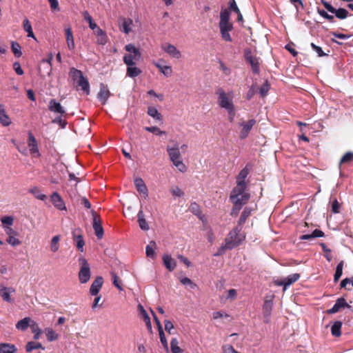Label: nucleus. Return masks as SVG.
Here are the masks:
<instances>
[{
	"label": "nucleus",
	"instance_id": "nucleus-13",
	"mask_svg": "<svg viewBox=\"0 0 353 353\" xmlns=\"http://www.w3.org/2000/svg\"><path fill=\"white\" fill-rule=\"evenodd\" d=\"M273 307V301L272 299H266L264 301L263 305V314L264 317V322L268 323L270 321V316Z\"/></svg>",
	"mask_w": 353,
	"mask_h": 353
},
{
	"label": "nucleus",
	"instance_id": "nucleus-14",
	"mask_svg": "<svg viewBox=\"0 0 353 353\" xmlns=\"http://www.w3.org/2000/svg\"><path fill=\"white\" fill-rule=\"evenodd\" d=\"M72 237L78 250L83 252L84 250L83 247L85 245V242L83 239L81 232L79 230H74L72 232Z\"/></svg>",
	"mask_w": 353,
	"mask_h": 353
},
{
	"label": "nucleus",
	"instance_id": "nucleus-35",
	"mask_svg": "<svg viewBox=\"0 0 353 353\" xmlns=\"http://www.w3.org/2000/svg\"><path fill=\"white\" fill-rule=\"evenodd\" d=\"M42 349L44 350L45 347L42 345L41 343L39 342H34V341H29L27 343L26 345V350L28 352H31L34 350L37 349Z\"/></svg>",
	"mask_w": 353,
	"mask_h": 353
},
{
	"label": "nucleus",
	"instance_id": "nucleus-28",
	"mask_svg": "<svg viewBox=\"0 0 353 353\" xmlns=\"http://www.w3.org/2000/svg\"><path fill=\"white\" fill-rule=\"evenodd\" d=\"M17 348L11 343H0V353H16Z\"/></svg>",
	"mask_w": 353,
	"mask_h": 353
},
{
	"label": "nucleus",
	"instance_id": "nucleus-56",
	"mask_svg": "<svg viewBox=\"0 0 353 353\" xmlns=\"http://www.w3.org/2000/svg\"><path fill=\"white\" fill-rule=\"evenodd\" d=\"M159 337H160L161 343L162 345L163 346V347L165 348V350L166 351H168V343L166 340V338H165V336L163 329L162 328L159 329Z\"/></svg>",
	"mask_w": 353,
	"mask_h": 353
},
{
	"label": "nucleus",
	"instance_id": "nucleus-24",
	"mask_svg": "<svg viewBox=\"0 0 353 353\" xmlns=\"http://www.w3.org/2000/svg\"><path fill=\"white\" fill-rule=\"evenodd\" d=\"M94 31V34L97 36V43L99 45L103 46L108 42V37L105 31L101 29L99 27Z\"/></svg>",
	"mask_w": 353,
	"mask_h": 353
},
{
	"label": "nucleus",
	"instance_id": "nucleus-12",
	"mask_svg": "<svg viewBox=\"0 0 353 353\" xmlns=\"http://www.w3.org/2000/svg\"><path fill=\"white\" fill-rule=\"evenodd\" d=\"M48 110L57 114L60 116H65L66 114L65 110L60 103L57 102L55 99H50L48 104Z\"/></svg>",
	"mask_w": 353,
	"mask_h": 353
},
{
	"label": "nucleus",
	"instance_id": "nucleus-8",
	"mask_svg": "<svg viewBox=\"0 0 353 353\" xmlns=\"http://www.w3.org/2000/svg\"><path fill=\"white\" fill-rule=\"evenodd\" d=\"M245 59L250 64L252 72L256 74H259V59L254 57L250 50H245Z\"/></svg>",
	"mask_w": 353,
	"mask_h": 353
},
{
	"label": "nucleus",
	"instance_id": "nucleus-51",
	"mask_svg": "<svg viewBox=\"0 0 353 353\" xmlns=\"http://www.w3.org/2000/svg\"><path fill=\"white\" fill-rule=\"evenodd\" d=\"M111 276L112 279L113 285L119 290L123 291V288L121 285V281L117 276V275L114 272H111Z\"/></svg>",
	"mask_w": 353,
	"mask_h": 353
},
{
	"label": "nucleus",
	"instance_id": "nucleus-32",
	"mask_svg": "<svg viewBox=\"0 0 353 353\" xmlns=\"http://www.w3.org/2000/svg\"><path fill=\"white\" fill-rule=\"evenodd\" d=\"M12 223L13 222H2V225L5 232L8 236L19 235V232L12 228Z\"/></svg>",
	"mask_w": 353,
	"mask_h": 353
},
{
	"label": "nucleus",
	"instance_id": "nucleus-44",
	"mask_svg": "<svg viewBox=\"0 0 353 353\" xmlns=\"http://www.w3.org/2000/svg\"><path fill=\"white\" fill-rule=\"evenodd\" d=\"M84 19L88 22L89 27L92 30H95L97 28H99V26L97 25V23L93 21L92 17L90 16V14L88 13V11H85L83 14Z\"/></svg>",
	"mask_w": 353,
	"mask_h": 353
},
{
	"label": "nucleus",
	"instance_id": "nucleus-60",
	"mask_svg": "<svg viewBox=\"0 0 353 353\" xmlns=\"http://www.w3.org/2000/svg\"><path fill=\"white\" fill-rule=\"evenodd\" d=\"M236 296H237L236 290L234 289H230L227 292V296L225 297L222 296L221 298V299L223 300V299H225V300H227V299L234 300L236 298Z\"/></svg>",
	"mask_w": 353,
	"mask_h": 353
},
{
	"label": "nucleus",
	"instance_id": "nucleus-15",
	"mask_svg": "<svg viewBox=\"0 0 353 353\" xmlns=\"http://www.w3.org/2000/svg\"><path fill=\"white\" fill-rule=\"evenodd\" d=\"M161 48L166 53L173 58L180 59L181 57V52L174 46L170 43L163 44Z\"/></svg>",
	"mask_w": 353,
	"mask_h": 353
},
{
	"label": "nucleus",
	"instance_id": "nucleus-21",
	"mask_svg": "<svg viewBox=\"0 0 353 353\" xmlns=\"http://www.w3.org/2000/svg\"><path fill=\"white\" fill-rule=\"evenodd\" d=\"M103 285V278L101 276H98L92 283L90 292L92 295L96 296L98 294L100 289L101 288Z\"/></svg>",
	"mask_w": 353,
	"mask_h": 353
},
{
	"label": "nucleus",
	"instance_id": "nucleus-62",
	"mask_svg": "<svg viewBox=\"0 0 353 353\" xmlns=\"http://www.w3.org/2000/svg\"><path fill=\"white\" fill-rule=\"evenodd\" d=\"M269 90H270V85L268 83V81H266L261 86L260 90H259V92H260V94L261 95V97H264L265 96H266Z\"/></svg>",
	"mask_w": 353,
	"mask_h": 353
},
{
	"label": "nucleus",
	"instance_id": "nucleus-25",
	"mask_svg": "<svg viewBox=\"0 0 353 353\" xmlns=\"http://www.w3.org/2000/svg\"><path fill=\"white\" fill-rule=\"evenodd\" d=\"M134 185L138 192L143 194L145 196H148V190L147 186L141 178L135 179Z\"/></svg>",
	"mask_w": 353,
	"mask_h": 353
},
{
	"label": "nucleus",
	"instance_id": "nucleus-43",
	"mask_svg": "<svg viewBox=\"0 0 353 353\" xmlns=\"http://www.w3.org/2000/svg\"><path fill=\"white\" fill-rule=\"evenodd\" d=\"M0 123L4 126H8L11 123V120L4 109H0Z\"/></svg>",
	"mask_w": 353,
	"mask_h": 353
},
{
	"label": "nucleus",
	"instance_id": "nucleus-64",
	"mask_svg": "<svg viewBox=\"0 0 353 353\" xmlns=\"http://www.w3.org/2000/svg\"><path fill=\"white\" fill-rule=\"evenodd\" d=\"M252 210L250 208H245L241 213L239 221H245L251 214Z\"/></svg>",
	"mask_w": 353,
	"mask_h": 353
},
{
	"label": "nucleus",
	"instance_id": "nucleus-19",
	"mask_svg": "<svg viewBox=\"0 0 353 353\" xmlns=\"http://www.w3.org/2000/svg\"><path fill=\"white\" fill-rule=\"evenodd\" d=\"M119 21L121 22L119 24V30L127 34H129L131 31V26L133 23L132 19L130 18L121 17Z\"/></svg>",
	"mask_w": 353,
	"mask_h": 353
},
{
	"label": "nucleus",
	"instance_id": "nucleus-9",
	"mask_svg": "<svg viewBox=\"0 0 353 353\" xmlns=\"http://www.w3.org/2000/svg\"><path fill=\"white\" fill-rule=\"evenodd\" d=\"M250 170L248 168V165L242 169L239 174L236 176V185L234 188H239L240 189H247V183L245 179L249 174Z\"/></svg>",
	"mask_w": 353,
	"mask_h": 353
},
{
	"label": "nucleus",
	"instance_id": "nucleus-17",
	"mask_svg": "<svg viewBox=\"0 0 353 353\" xmlns=\"http://www.w3.org/2000/svg\"><path fill=\"white\" fill-rule=\"evenodd\" d=\"M110 96V92L108 88V85L103 83H101L100 90L97 94V97L101 101V104L104 105L107 102Z\"/></svg>",
	"mask_w": 353,
	"mask_h": 353
},
{
	"label": "nucleus",
	"instance_id": "nucleus-34",
	"mask_svg": "<svg viewBox=\"0 0 353 353\" xmlns=\"http://www.w3.org/2000/svg\"><path fill=\"white\" fill-rule=\"evenodd\" d=\"M77 85L81 87V90L87 94H90V83L84 76L77 81Z\"/></svg>",
	"mask_w": 353,
	"mask_h": 353
},
{
	"label": "nucleus",
	"instance_id": "nucleus-47",
	"mask_svg": "<svg viewBox=\"0 0 353 353\" xmlns=\"http://www.w3.org/2000/svg\"><path fill=\"white\" fill-rule=\"evenodd\" d=\"M330 203L331 204V211L333 213H339L341 209V204L336 198L331 197Z\"/></svg>",
	"mask_w": 353,
	"mask_h": 353
},
{
	"label": "nucleus",
	"instance_id": "nucleus-10",
	"mask_svg": "<svg viewBox=\"0 0 353 353\" xmlns=\"http://www.w3.org/2000/svg\"><path fill=\"white\" fill-rule=\"evenodd\" d=\"M300 278L299 274L295 273L288 276L282 280H275L274 283L278 286H283V290H286L287 288L296 282Z\"/></svg>",
	"mask_w": 353,
	"mask_h": 353
},
{
	"label": "nucleus",
	"instance_id": "nucleus-40",
	"mask_svg": "<svg viewBox=\"0 0 353 353\" xmlns=\"http://www.w3.org/2000/svg\"><path fill=\"white\" fill-rule=\"evenodd\" d=\"M148 114L156 120L162 121V115L154 107L149 106L148 108Z\"/></svg>",
	"mask_w": 353,
	"mask_h": 353
},
{
	"label": "nucleus",
	"instance_id": "nucleus-53",
	"mask_svg": "<svg viewBox=\"0 0 353 353\" xmlns=\"http://www.w3.org/2000/svg\"><path fill=\"white\" fill-rule=\"evenodd\" d=\"M170 192L173 196L182 197L184 196V192L180 189L179 186H172L170 189Z\"/></svg>",
	"mask_w": 353,
	"mask_h": 353
},
{
	"label": "nucleus",
	"instance_id": "nucleus-57",
	"mask_svg": "<svg viewBox=\"0 0 353 353\" xmlns=\"http://www.w3.org/2000/svg\"><path fill=\"white\" fill-rule=\"evenodd\" d=\"M353 160V153L351 152H346L341 159L340 164L350 163Z\"/></svg>",
	"mask_w": 353,
	"mask_h": 353
},
{
	"label": "nucleus",
	"instance_id": "nucleus-33",
	"mask_svg": "<svg viewBox=\"0 0 353 353\" xmlns=\"http://www.w3.org/2000/svg\"><path fill=\"white\" fill-rule=\"evenodd\" d=\"M138 310L144 321V322L145 323L147 327L149 328V329H151L152 328V325H151V321H150V319L148 316V314H147L145 310L144 309V307H143L142 305L139 304L138 305Z\"/></svg>",
	"mask_w": 353,
	"mask_h": 353
},
{
	"label": "nucleus",
	"instance_id": "nucleus-22",
	"mask_svg": "<svg viewBox=\"0 0 353 353\" xmlns=\"http://www.w3.org/2000/svg\"><path fill=\"white\" fill-rule=\"evenodd\" d=\"M15 292L14 289L12 288H7L5 286H1L0 288V295L3 299V301L12 303V299L10 297V294L14 293Z\"/></svg>",
	"mask_w": 353,
	"mask_h": 353
},
{
	"label": "nucleus",
	"instance_id": "nucleus-3",
	"mask_svg": "<svg viewBox=\"0 0 353 353\" xmlns=\"http://www.w3.org/2000/svg\"><path fill=\"white\" fill-rule=\"evenodd\" d=\"M246 190L247 189H240L239 188L232 189L230 195V201L232 205L243 207L248 202L250 194Z\"/></svg>",
	"mask_w": 353,
	"mask_h": 353
},
{
	"label": "nucleus",
	"instance_id": "nucleus-4",
	"mask_svg": "<svg viewBox=\"0 0 353 353\" xmlns=\"http://www.w3.org/2000/svg\"><path fill=\"white\" fill-rule=\"evenodd\" d=\"M81 268L79 272V279L81 283H87L90 278V268L87 260L83 257L79 259Z\"/></svg>",
	"mask_w": 353,
	"mask_h": 353
},
{
	"label": "nucleus",
	"instance_id": "nucleus-55",
	"mask_svg": "<svg viewBox=\"0 0 353 353\" xmlns=\"http://www.w3.org/2000/svg\"><path fill=\"white\" fill-rule=\"evenodd\" d=\"M179 281H180V282H181L183 285H185V286H189L191 289H194V288H196V284H195V283H194L192 281V280H191V279H189V278H188V277H183V276H181V277H180V278H179Z\"/></svg>",
	"mask_w": 353,
	"mask_h": 353
},
{
	"label": "nucleus",
	"instance_id": "nucleus-49",
	"mask_svg": "<svg viewBox=\"0 0 353 353\" xmlns=\"http://www.w3.org/2000/svg\"><path fill=\"white\" fill-rule=\"evenodd\" d=\"M11 48L13 54L16 57H20L22 55L21 48L19 43L12 41L11 43Z\"/></svg>",
	"mask_w": 353,
	"mask_h": 353
},
{
	"label": "nucleus",
	"instance_id": "nucleus-52",
	"mask_svg": "<svg viewBox=\"0 0 353 353\" xmlns=\"http://www.w3.org/2000/svg\"><path fill=\"white\" fill-rule=\"evenodd\" d=\"M230 14L228 10L223 9L220 13V21L219 23H227L230 22Z\"/></svg>",
	"mask_w": 353,
	"mask_h": 353
},
{
	"label": "nucleus",
	"instance_id": "nucleus-5",
	"mask_svg": "<svg viewBox=\"0 0 353 353\" xmlns=\"http://www.w3.org/2000/svg\"><path fill=\"white\" fill-rule=\"evenodd\" d=\"M321 3L328 12L334 14L339 19H345L347 17L349 12L345 8L336 9L325 0H321Z\"/></svg>",
	"mask_w": 353,
	"mask_h": 353
},
{
	"label": "nucleus",
	"instance_id": "nucleus-2",
	"mask_svg": "<svg viewBox=\"0 0 353 353\" xmlns=\"http://www.w3.org/2000/svg\"><path fill=\"white\" fill-rule=\"evenodd\" d=\"M167 152L169 155L170 161L181 172L187 170L186 165L183 163L177 143H175L172 147L167 146Z\"/></svg>",
	"mask_w": 353,
	"mask_h": 353
},
{
	"label": "nucleus",
	"instance_id": "nucleus-6",
	"mask_svg": "<svg viewBox=\"0 0 353 353\" xmlns=\"http://www.w3.org/2000/svg\"><path fill=\"white\" fill-rule=\"evenodd\" d=\"M256 121L254 119H250L248 121H242L239 123V125L242 127V129L239 133L240 139L243 140L246 139L248 137L250 132L252 129L253 126L256 125Z\"/></svg>",
	"mask_w": 353,
	"mask_h": 353
},
{
	"label": "nucleus",
	"instance_id": "nucleus-23",
	"mask_svg": "<svg viewBox=\"0 0 353 353\" xmlns=\"http://www.w3.org/2000/svg\"><path fill=\"white\" fill-rule=\"evenodd\" d=\"M163 261L165 268L170 272L173 271L176 266L175 260L169 254H165L163 255Z\"/></svg>",
	"mask_w": 353,
	"mask_h": 353
},
{
	"label": "nucleus",
	"instance_id": "nucleus-18",
	"mask_svg": "<svg viewBox=\"0 0 353 353\" xmlns=\"http://www.w3.org/2000/svg\"><path fill=\"white\" fill-rule=\"evenodd\" d=\"M80 204L86 208L88 211V213H91L92 221H100L101 218L98 213L94 210L91 209V203L85 197H82L80 199Z\"/></svg>",
	"mask_w": 353,
	"mask_h": 353
},
{
	"label": "nucleus",
	"instance_id": "nucleus-7",
	"mask_svg": "<svg viewBox=\"0 0 353 353\" xmlns=\"http://www.w3.org/2000/svg\"><path fill=\"white\" fill-rule=\"evenodd\" d=\"M217 94H219V103L222 108L228 110L234 108L232 99L228 97L227 94L222 89H219Z\"/></svg>",
	"mask_w": 353,
	"mask_h": 353
},
{
	"label": "nucleus",
	"instance_id": "nucleus-31",
	"mask_svg": "<svg viewBox=\"0 0 353 353\" xmlns=\"http://www.w3.org/2000/svg\"><path fill=\"white\" fill-rule=\"evenodd\" d=\"M125 49L132 54L135 61H139L141 58V52L133 44L130 43L126 45Z\"/></svg>",
	"mask_w": 353,
	"mask_h": 353
},
{
	"label": "nucleus",
	"instance_id": "nucleus-38",
	"mask_svg": "<svg viewBox=\"0 0 353 353\" xmlns=\"http://www.w3.org/2000/svg\"><path fill=\"white\" fill-rule=\"evenodd\" d=\"M154 65L165 77H170L172 74V70L171 66L162 65L159 63H155Z\"/></svg>",
	"mask_w": 353,
	"mask_h": 353
},
{
	"label": "nucleus",
	"instance_id": "nucleus-29",
	"mask_svg": "<svg viewBox=\"0 0 353 353\" xmlns=\"http://www.w3.org/2000/svg\"><path fill=\"white\" fill-rule=\"evenodd\" d=\"M60 240H61V236L59 234L55 235L52 238V239L50 241V250L52 252H53V253L57 252L59 250Z\"/></svg>",
	"mask_w": 353,
	"mask_h": 353
},
{
	"label": "nucleus",
	"instance_id": "nucleus-63",
	"mask_svg": "<svg viewBox=\"0 0 353 353\" xmlns=\"http://www.w3.org/2000/svg\"><path fill=\"white\" fill-rule=\"evenodd\" d=\"M219 28L220 31H231L233 26L230 22L219 23Z\"/></svg>",
	"mask_w": 353,
	"mask_h": 353
},
{
	"label": "nucleus",
	"instance_id": "nucleus-39",
	"mask_svg": "<svg viewBox=\"0 0 353 353\" xmlns=\"http://www.w3.org/2000/svg\"><path fill=\"white\" fill-rule=\"evenodd\" d=\"M44 332L49 341L52 342L56 341L59 338V335L54 330L50 327H47L44 330Z\"/></svg>",
	"mask_w": 353,
	"mask_h": 353
},
{
	"label": "nucleus",
	"instance_id": "nucleus-41",
	"mask_svg": "<svg viewBox=\"0 0 353 353\" xmlns=\"http://www.w3.org/2000/svg\"><path fill=\"white\" fill-rule=\"evenodd\" d=\"M342 323L341 321H336L331 327L332 334L334 336L339 337L341 334V329Z\"/></svg>",
	"mask_w": 353,
	"mask_h": 353
},
{
	"label": "nucleus",
	"instance_id": "nucleus-1",
	"mask_svg": "<svg viewBox=\"0 0 353 353\" xmlns=\"http://www.w3.org/2000/svg\"><path fill=\"white\" fill-rule=\"evenodd\" d=\"M241 224H239L232 230L225 239V243L222 245L215 256L223 254L225 250H232L239 245L245 239V234L242 231Z\"/></svg>",
	"mask_w": 353,
	"mask_h": 353
},
{
	"label": "nucleus",
	"instance_id": "nucleus-37",
	"mask_svg": "<svg viewBox=\"0 0 353 353\" xmlns=\"http://www.w3.org/2000/svg\"><path fill=\"white\" fill-rule=\"evenodd\" d=\"M141 73V70L134 65H128L127 68V76L134 78L139 76Z\"/></svg>",
	"mask_w": 353,
	"mask_h": 353
},
{
	"label": "nucleus",
	"instance_id": "nucleus-46",
	"mask_svg": "<svg viewBox=\"0 0 353 353\" xmlns=\"http://www.w3.org/2000/svg\"><path fill=\"white\" fill-rule=\"evenodd\" d=\"M170 348L172 353H183V350L179 346V341L176 338L171 340Z\"/></svg>",
	"mask_w": 353,
	"mask_h": 353
},
{
	"label": "nucleus",
	"instance_id": "nucleus-50",
	"mask_svg": "<svg viewBox=\"0 0 353 353\" xmlns=\"http://www.w3.org/2000/svg\"><path fill=\"white\" fill-rule=\"evenodd\" d=\"M70 76L72 78L74 81H77V79L79 80V79L83 77L82 72L74 68H70Z\"/></svg>",
	"mask_w": 353,
	"mask_h": 353
},
{
	"label": "nucleus",
	"instance_id": "nucleus-48",
	"mask_svg": "<svg viewBox=\"0 0 353 353\" xmlns=\"http://www.w3.org/2000/svg\"><path fill=\"white\" fill-rule=\"evenodd\" d=\"M190 211L192 212L193 214H194L195 215L197 216V217L199 219H202V213H201V211L200 210V207L199 205L196 203H192L190 204V208H189Z\"/></svg>",
	"mask_w": 353,
	"mask_h": 353
},
{
	"label": "nucleus",
	"instance_id": "nucleus-45",
	"mask_svg": "<svg viewBox=\"0 0 353 353\" xmlns=\"http://www.w3.org/2000/svg\"><path fill=\"white\" fill-rule=\"evenodd\" d=\"M93 228L96 236L99 239H101L103 236V228L101 222H93Z\"/></svg>",
	"mask_w": 353,
	"mask_h": 353
},
{
	"label": "nucleus",
	"instance_id": "nucleus-27",
	"mask_svg": "<svg viewBox=\"0 0 353 353\" xmlns=\"http://www.w3.org/2000/svg\"><path fill=\"white\" fill-rule=\"evenodd\" d=\"M32 320L30 317L23 318L17 323L16 328L20 331H26L30 327Z\"/></svg>",
	"mask_w": 353,
	"mask_h": 353
},
{
	"label": "nucleus",
	"instance_id": "nucleus-59",
	"mask_svg": "<svg viewBox=\"0 0 353 353\" xmlns=\"http://www.w3.org/2000/svg\"><path fill=\"white\" fill-rule=\"evenodd\" d=\"M145 130L149 132H152L154 134H156L157 135H161L165 134V132L161 130L157 126H152V127H145Z\"/></svg>",
	"mask_w": 353,
	"mask_h": 353
},
{
	"label": "nucleus",
	"instance_id": "nucleus-58",
	"mask_svg": "<svg viewBox=\"0 0 353 353\" xmlns=\"http://www.w3.org/2000/svg\"><path fill=\"white\" fill-rule=\"evenodd\" d=\"M320 245H321L323 252H325V257L329 262L331 261L332 259L331 250L327 248V246L325 245V244L323 243H321Z\"/></svg>",
	"mask_w": 353,
	"mask_h": 353
},
{
	"label": "nucleus",
	"instance_id": "nucleus-42",
	"mask_svg": "<svg viewBox=\"0 0 353 353\" xmlns=\"http://www.w3.org/2000/svg\"><path fill=\"white\" fill-rule=\"evenodd\" d=\"M29 192L32 193L35 198L41 200L45 201L47 199V196L46 194H43L40 189L37 187H34L31 189H30Z\"/></svg>",
	"mask_w": 353,
	"mask_h": 353
},
{
	"label": "nucleus",
	"instance_id": "nucleus-26",
	"mask_svg": "<svg viewBox=\"0 0 353 353\" xmlns=\"http://www.w3.org/2000/svg\"><path fill=\"white\" fill-rule=\"evenodd\" d=\"M65 34L66 43H67L68 48L70 50H73L75 48V44H74L73 34H72V31L71 28H66L65 30Z\"/></svg>",
	"mask_w": 353,
	"mask_h": 353
},
{
	"label": "nucleus",
	"instance_id": "nucleus-16",
	"mask_svg": "<svg viewBox=\"0 0 353 353\" xmlns=\"http://www.w3.org/2000/svg\"><path fill=\"white\" fill-rule=\"evenodd\" d=\"M50 201L53 205L59 210H66L65 203L59 193L54 192L50 196Z\"/></svg>",
	"mask_w": 353,
	"mask_h": 353
},
{
	"label": "nucleus",
	"instance_id": "nucleus-20",
	"mask_svg": "<svg viewBox=\"0 0 353 353\" xmlns=\"http://www.w3.org/2000/svg\"><path fill=\"white\" fill-rule=\"evenodd\" d=\"M349 307L348 303L344 298H339L336 300L333 307L327 310L328 314H334L338 312L341 309Z\"/></svg>",
	"mask_w": 353,
	"mask_h": 353
},
{
	"label": "nucleus",
	"instance_id": "nucleus-61",
	"mask_svg": "<svg viewBox=\"0 0 353 353\" xmlns=\"http://www.w3.org/2000/svg\"><path fill=\"white\" fill-rule=\"evenodd\" d=\"M134 59L132 54H127L123 57V62L128 65H134Z\"/></svg>",
	"mask_w": 353,
	"mask_h": 353
},
{
	"label": "nucleus",
	"instance_id": "nucleus-36",
	"mask_svg": "<svg viewBox=\"0 0 353 353\" xmlns=\"http://www.w3.org/2000/svg\"><path fill=\"white\" fill-rule=\"evenodd\" d=\"M157 245L154 241L150 242V243L145 248V254L148 257L154 258L155 256V249Z\"/></svg>",
	"mask_w": 353,
	"mask_h": 353
},
{
	"label": "nucleus",
	"instance_id": "nucleus-30",
	"mask_svg": "<svg viewBox=\"0 0 353 353\" xmlns=\"http://www.w3.org/2000/svg\"><path fill=\"white\" fill-rule=\"evenodd\" d=\"M324 236V233L318 229L314 230L311 234H303L300 236L301 240H312L316 237H322Z\"/></svg>",
	"mask_w": 353,
	"mask_h": 353
},
{
	"label": "nucleus",
	"instance_id": "nucleus-54",
	"mask_svg": "<svg viewBox=\"0 0 353 353\" xmlns=\"http://www.w3.org/2000/svg\"><path fill=\"white\" fill-rule=\"evenodd\" d=\"M343 261H342L337 265L336 268V272H335L334 277L335 282L338 281L339 279H340V277L341 276L342 273H343Z\"/></svg>",
	"mask_w": 353,
	"mask_h": 353
},
{
	"label": "nucleus",
	"instance_id": "nucleus-11",
	"mask_svg": "<svg viewBox=\"0 0 353 353\" xmlns=\"http://www.w3.org/2000/svg\"><path fill=\"white\" fill-rule=\"evenodd\" d=\"M28 145L30 148V154L33 157H40L41 154L39 150L37 141L36 140L32 133L30 132H28Z\"/></svg>",
	"mask_w": 353,
	"mask_h": 353
}]
</instances>
